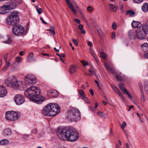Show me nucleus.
I'll return each mask as SVG.
<instances>
[{"label":"nucleus","instance_id":"nucleus-1","mask_svg":"<svg viewBox=\"0 0 148 148\" xmlns=\"http://www.w3.org/2000/svg\"><path fill=\"white\" fill-rule=\"evenodd\" d=\"M57 135L60 139L72 138L78 139L79 134L76 130L70 127H58L57 130Z\"/></svg>","mask_w":148,"mask_h":148},{"label":"nucleus","instance_id":"nucleus-2","mask_svg":"<svg viewBox=\"0 0 148 148\" xmlns=\"http://www.w3.org/2000/svg\"><path fill=\"white\" fill-rule=\"evenodd\" d=\"M60 110V108L58 105L50 103L43 108L42 113L46 116H53L59 112Z\"/></svg>","mask_w":148,"mask_h":148},{"label":"nucleus","instance_id":"nucleus-3","mask_svg":"<svg viewBox=\"0 0 148 148\" xmlns=\"http://www.w3.org/2000/svg\"><path fill=\"white\" fill-rule=\"evenodd\" d=\"M40 90L35 86H32L29 88L25 92V96L29 98L31 101L34 97L40 95Z\"/></svg>","mask_w":148,"mask_h":148},{"label":"nucleus","instance_id":"nucleus-4","mask_svg":"<svg viewBox=\"0 0 148 148\" xmlns=\"http://www.w3.org/2000/svg\"><path fill=\"white\" fill-rule=\"evenodd\" d=\"M19 13L17 11L12 12L11 14L6 19L7 23L9 25H14L18 23L19 21L18 16Z\"/></svg>","mask_w":148,"mask_h":148},{"label":"nucleus","instance_id":"nucleus-5","mask_svg":"<svg viewBox=\"0 0 148 148\" xmlns=\"http://www.w3.org/2000/svg\"><path fill=\"white\" fill-rule=\"evenodd\" d=\"M68 118L72 121L79 120L81 118L80 113L76 108H73L68 112Z\"/></svg>","mask_w":148,"mask_h":148},{"label":"nucleus","instance_id":"nucleus-6","mask_svg":"<svg viewBox=\"0 0 148 148\" xmlns=\"http://www.w3.org/2000/svg\"><path fill=\"white\" fill-rule=\"evenodd\" d=\"M136 32L138 39L140 40L145 39L146 35L148 34V20L145 25L137 29Z\"/></svg>","mask_w":148,"mask_h":148},{"label":"nucleus","instance_id":"nucleus-7","mask_svg":"<svg viewBox=\"0 0 148 148\" xmlns=\"http://www.w3.org/2000/svg\"><path fill=\"white\" fill-rule=\"evenodd\" d=\"M13 33L17 36H21L25 34L24 27L22 25H17L13 27Z\"/></svg>","mask_w":148,"mask_h":148},{"label":"nucleus","instance_id":"nucleus-8","mask_svg":"<svg viewBox=\"0 0 148 148\" xmlns=\"http://www.w3.org/2000/svg\"><path fill=\"white\" fill-rule=\"evenodd\" d=\"M6 118L7 119L14 121L18 118L17 113L14 112L8 111L6 113Z\"/></svg>","mask_w":148,"mask_h":148},{"label":"nucleus","instance_id":"nucleus-9","mask_svg":"<svg viewBox=\"0 0 148 148\" xmlns=\"http://www.w3.org/2000/svg\"><path fill=\"white\" fill-rule=\"evenodd\" d=\"M25 80L26 84L29 85H34L36 82V78L32 75H27L25 77Z\"/></svg>","mask_w":148,"mask_h":148},{"label":"nucleus","instance_id":"nucleus-10","mask_svg":"<svg viewBox=\"0 0 148 148\" xmlns=\"http://www.w3.org/2000/svg\"><path fill=\"white\" fill-rule=\"evenodd\" d=\"M14 100L18 105H21L24 103L25 101L24 97L21 95L17 94L14 98Z\"/></svg>","mask_w":148,"mask_h":148},{"label":"nucleus","instance_id":"nucleus-11","mask_svg":"<svg viewBox=\"0 0 148 148\" xmlns=\"http://www.w3.org/2000/svg\"><path fill=\"white\" fill-rule=\"evenodd\" d=\"M34 97V98H33V99H32L31 101L38 104L42 103L46 100V98L45 97L39 95Z\"/></svg>","mask_w":148,"mask_h":148},{"label":"nucleus","instance_id":"nucleus-12","mask_svg":"<svg viewBox=\"0 0 148 148\" xmlns=\"http://www.w3.org/2000/svg\"><path fill=\"white\" fill-rule=\"evenodd\" d=\"M12 87L20 90H22L24 89V85L23 82L21 81H17L16 80L13 84Z\"/></svg>","mask_w":148,"mask_h":148},{"label":"nucleus","instance_id":"nucleus-13","mask_svg":"<svg viewBox=\"0 0 148 148\" xmlns=\"http://www.w3.org/2000/svg\"><path fill=\"white\" fill-rule=\"evenodd\" d=\"M5 5L8 10L14 9L17 6L16 3L12 1L8 2L5 3Z\"/></svg>","mask_w":148,"mask_h":148},{"label":"nucleus","instance_id":"nucleus-14","mask_svg":"<svg viewBox=\"0 0 148 148\" xmlns=\"http://www.w3.org/2000/svg\"><path fill=\"white\" fill-rule=\"evenodd\" d=\"M119 88L123 91L124 94L127 95L130 98H132V96L125 88L123 84H119Z\"/></svg>","mask_w":148,"mask_h":148},{"label":"nucleus","instance_id":"nucleus-15","mask_svg":"<svg viewBox=\"0 0 148 148\" xmlns=\"http://www.w3.org/2000/svg\"><path fill=\"white\" fill-rule=\"evenodd\" d=\"M137 31V29L136 31V32H135L133 30H130L128 33L129 37L131 39H135L136 36H137L138 38L136 32Z\"/></svg>","mask_w":148,"mask_h":148},{"label":"nucleus","instance_id":"nucleus-16","mask_svg":"<svg viewBox=\"0 0 148 148\" xmlns=\"http://www.w3.org/2000/svg\"><path fill=\"white\" fill-rule=\"evenodd\" d=\"M7 93V92L5 87L3 86H0V97H3Z\"/></svg>","mask_w":148,"mask_h":148},{"label":"nucleus","instance_id":"nucleus-17","mask_svg":"<svg viewBox=\"0 0 148 148\" xmlns=\"http://www.w3.org/2000/svg\"><path fill=\"white\" fill-rule=\"evenodd\" d=\"M69 8L71 10L72 12L74 13L75 14H76L77 12L75 10L74 7L73 6L71 2L69 0H65Z\"/></svg>","mask_w":148,"mask_h":148},{"label":"nucleus","instance_id":"nucleus-18","mask_svg":"<svg viewBox=\"0 0 148 148\" xmlns=\"http://www.w3.org/2000/svg\"><path fill=\"white\" fill-rule=\"evenodd\" d=\"M8 10L5 5L3 6L2 7L0 8V14H4L8 12Z\"/></svg>","mask_w":148,"mask_h":148},{"label":"nucleus","instance_id":"nucleus-19","mask_svg":"<svg viewBox=\"0 0 148 148\" xmlns=\"http://www.w3.org/2000/svg\"><path fill=\"white\" fill-rule=\"evenodd\" d=\"M132 26L134 28H139L138 29L141 28V24L138 21H133L132 23Z\"/></svg>","mask_w":148,"mask_h":148},{"label":"nucleus","instance_id":"nucleus-20","mask_svg":"<svg viewBox=\"0 0 148 148\" xmlns=\"http://www.w3.org/2000/svg\"><path fill=\"white\" fill-rule=\"evenodd\" d=\"M106 68L108 71H110L113 74V75H114L116 73L115 72V69L112 66H108V65L106 64Z\"/></svg>","mask_w":148,"mask_h":148},{"label":"nucleus","instance_id":"nucleus-21","mask_svg":"<svg viewBox=\"0 0 148 148\" xmlns=\"http://www.w3.org/2000/svg\"><path fill=\"white\" fill-rule=\"evenodd\" d=\"M47 95H51V96L52 97H54L58 95V92L57 91L53 90H49L47 92Z\"/></svg>","mask_w":148,"mask_h":148},{"label":"nucleus","instance_id":"nucleus-22","mask_svg":"<svg viewBox=\"0 0 148 148\" xmlns=\"http://www.w3.org/2000/svg\"><path fill=\"white\" fill-rule=\"evenodd\" d=\"M34 55L33 53H30L28 57L27 58V61L28 62H32L33 60H35L34 59Z\"/></svg>","mask_w":148,"mask_h":148},{"label":"nucleus","instance_id":"nucleus-23","mask_svg":"<svg viewBox=\"0 0 148 148\" xmlns=\"http://www.w3.org/2000/svg\"><path fill=\"white\" fill-rule=\"evenodd\" d=\"M142 9L144 12H148V3H144L142 7Z\"/></svg>","mask_w":148,"mask_h":148},{"label":"nucleus","instance_id":"nucleus-24","mask_svg":"<svg viewBox=\"0 0 148 148\" xmlns=\"http://www.w3.org/2000/svg\"><path fill=\"white\" fill-rule=\"evenodd\" d=\"M10 78V76L8 77L5 79V83L7 86L10 87L12 86V84L11 81L9 80Z\"/></svg>","mask_w":148,"mask_h":148},{"label":"nucleus","instance_id":"nucleus-25","mask_svg":"<svg viewBox=\"0 0 148 148\" xmlns=\"http://www.w3.org/2000/svg\"><path fill=\"white\" fill-rule=\"evenodd\" d=\"M141 47L144 51H146L148 50V44L147 43H144L141 45Z\"/></svg>","mask_w":148,"mask_h":148},{"label":"nucleus","instance_id":"nucleus-26","mask_svg":"<svg viewBox=\"0 0 148 148\" xmlns=\"http://www.w3.org/2000/svg\"><path fill=\"white\" fill-rule=\"evenodd\" d=\"M109 8L110 10L113 12H115L117 10V7L114 4H110Z\"/></svg>","mask_w":148,"mask_h":148},{"label":"nucleus","instance_id":"nucleus-27","mask_svg":"<svg viewBox=\"0 0 148 148\" xmlns=\"http://www.w3.org/2000/svg\"><path fill=\"white\" fill-rule=\"evenodd\" d=\"M9 143L7 139H2L0 140V145H8Z\"/></svg>","mask_w":148,"mask_h":148},{"label":"nucleus","instance_id":"nucleus-28","mask_svg":"<svg viewBox=\"0 0 148 148\" xmlns=\"http://www.w3.org/2000/svg\"><path fill=\"white\" fill-rule=\"evenodd\" d=\"M11 133V131L10 129L7 128L4 130L3 134L5 135H10Z\"/></svg>","mask_w":148,"mask_h":148},{"label":"nucleus","instance_id":"nucleus-29","mask_svg":"<svg viewBox=\"0 0 148 148\" xmlns=\"http://www.w3.org/2000/svg\"><path fill=\"white\" fill-rule=\"evenodd\" d=\"M126 14L127 15H130L131 17H132L135 14V12L133 10H129L126 11Z\"/></svg>","mask_w":148,"mask_h":148},{"label":"nucleus","instance_id":"nucleus-30","mask_svg":"<svg viewBox=\"0 0 148 148\" xmlns=\"http://www.w3.org/2000/svg\"><path fill=\"white\" fill-rule=\"evenodd\" d=\"M76 68V67L73 65L71 66H70L69 71V72L71 74H72L75 73L76 71L75 69Z\"/></svg>","mask_w":148,"mask_h":148},{"label":"nucleus","instance_id":"nucleus-31","mask_svg":"<svg viewBox=\"0 0 148 148\" xmlns=\"http://www.w3.org/2000/svg\"><path fill=\"white\" fill-rule=\"evenodd\" d=\"M6 62V65H5L3 68V70L4 71H6L10 64V60L7 61L6 62Z\"/></svg>","mask_w":148,"mask_h":148},{"label":"nucleus","instance_id":"nucleus-32","mask_svg":"<svg viewBox=\"0 0 148 148\" xmlns=\"http://www.w3.org/2000/svg\"><path fill=\"white\" fill-rule=\"evenodd\" d=\"M110 86L112 88L113 91L117 94L119 93V92H120L119 89L115 85L111 84H110Z\"/></svg>","mask_w":148,"mask_h":148},{"label":"nucleus","instance_id":"nucleus-33","mask_svg":"<svg viewBox=\"0 0 148 148\" xmlns=\"http://www.w3.org/2000/svg\"><path fill=\"white\" fill-rule=\"evenodd\" d=\"M78 94L80 95V97L82 98L84 97L85 95V94L84 91L81 90H78Z\"/></svg>","mask_w":148,"mask_h":148},{"label":"nucleus","instance_id":"nucleus-34","mask_svg":"<svg viewBox=\"0 0 148 148\" xmlns=\"http://www.w3.org/2000/svg\"><path fill=\"white\" fill-rule=\"evenodd\" d=\"M121 74V73L119 74H116V73L114 74L116 78L117 79L120 81H121L123 80V78L122 77Z\"/></svg>","mask_w":148,"mask_h":148},{"label":"nucleus","instance_id":"nucleus-35","mask_svg":"<svg viewBox=\"0 0 148 148\" xmlns=\"http://www.w3.org/2000/svg\"><path fill=\"white\" fill-rule=\"evenodd\" d=\"M97 114L99 116L105 118L106 115L102 111H99L97 112Z\"/></svg>","mask_w":148,"mask_h":148},{"label":"nucleus","instance_id":"nucleus-36","mask_svg":"<svg viewBox=\"0 0 148 148\" xmlns=\"http://www.w3.org/2000/svg\"><path fill=\"white\" fill-rule=\"evenodd\" d=\"M10 80V81H11V82L12 84V86L11 87H12L13 85V83L15 82V81H16V78L14 76H10L9 80Z\"/></svg>","mask_w":148,"mask_h":148},{"label":"nucleus","instance_id":"nucleus-37","mask_svg":"<svg viewBox=\"0 0 148 148\" xmlns=\"http://www.w3.org/2000/svg\"><path fill=\"white\" fill-rule=\"evenodd\" d=\"M141 100L142 102H144L145 100V98L143 90H141Z\"/></svg>","mask_w":148,"mask_h":148},{"label":"nucleus","instance_id":"nucleus-38","mask_svg":"<svg viewBox=\"0 0 148 148\" xmlns=\"http://www.w3.org/2000/svg\"><path fill=\"white\" fill-rule=\"evenodd\" d=\"M16 61H15L12 64V67L14 70H17L18 69V67L16 65Z\"/></svg>","mask_w":148,"mask_h":148},{"label":"nucleus","instance_id":"nucleus-39","mask_svg":"<svg viewBox=\"0 0 148 148\" xmlns=\"http://www.w3.org/2000/svg\"><path fill=\"white\" fill-rule=\"evenodd\" d=\"M36 10L39 14H40L43 12L42 9L41 8H39L38 7H36Z\"/></svg>","mask_w":148,"mask_h":148},{"label":"nucleus","instance_id":"nucleus-40","mask_svg":"<svg viewBox=\"0 0 148 148\" xmlns=\"http://www.w3.org/2000/svg\"><path fill=\"white\" fill-rule=\"evenodd\" d=\"M127 126V123L125 121H123V123L121 125V127L123 130L124 131V129L125 127Z\"/></svg>","mask_w":148,"mask_h":148},{"label":"nucleus","instance_id":"nucleus-41","mask_svg":"<svg viewBox=\"0 0 148 148\" xmlns=\"http://www.w3.org/2000/svg\"><path fill=\"white\" fill-rule=\"evenodd\" d=\"M22 60V58L18 56L16 58V61L18 63H20Z\"/></svg>","mask_w":148,"mask_h":148},{"label":"nucleus","instance_id":"nucleus-42","mask_svg":"<svg viewBox=\"0 0 148 148\" xmlns=\"http://www.w3.org/2000/svg\"><path fill=\"white\" fill-rule=\"evenodd\" d=\"M12 42V40L11 39V38H8L7 40L4 41V42L6 44H9V43L11 42Z\"/></svg>","mask_w":148,"mask_h":148},{"label":"nucleus","instance_id":"nucleus-43","mask_svg":"<svg viewBox=\"0 0 148 148\" xmlns=\"http://www.w3.org/2000/svg\"><path fill=\"white\" fill-rule=\"evenodd\" d=\"M100 56L101 58L104 59L106 57V54L102 52L100 53Z\"/></svg>","mask_w":148,"mask_h":148},{"label":"nucleus","instance_id":"nucleus-44","mask_svg":"<svg viewBox=\"0 0 148 148\" xmlns=\"http://www.w3.org/2000/svg\"><path fill=\"white\" fill-rule=\"evenodd\" d=\"M145 90L146 93L148 94V83L145 85Z\"/></svg>","mask_w":148,"mask_h":148},{"label":"nucleus","instance_id":"nucleus-45","mask_svg":"<svg viewBox=\"0 0 148 148\" xmlns=\"http://www.w3.org/2000/svg\"><path fill=\"white\" fill-rule=\"evenodd\" d=\"M63 140L65 141L70 142H74L76 141L77 139H63Z\"/></svg>","mask_w":148,"mask_h":148},{"label":"nucleus","instance_id":"nucleus-46","mask_svg":"<svg viewBox=\"0 0 148 148\" xmlns=\"http://www.w3.org/2000/svg\"><path fill=\"white\" fill-rule=\"evenodd\" d=\"M112 27L113 29L114 30H115L116 29V23L114 22L113 23L112 25Z\"/></svg>","mask_w":148,"mask_h":148},{"label":"nucleus","instance_id":"nucleus-47","mask_svg":"<svg viewBox=\"0 0 148 148\" xmlns=\"http://www.w3.org/2000/svg\"><path fill=\"white\" fill-rule=\"evenodd\" d=\"M107 64V65H108V66H111L112 65V63H111L110 62H105L104 64V65L106 67V64Z\"/></svg>","mask_w":148,"mask_h":148},{"label":"nucleus","instance_id":"nucleus-48","mask_svg":"<svg viewBox=\"0 0 148 148\" xmlns=\"http://www.w3.org/2000/svg\"><path fill=\"white\" fill-rule=\"evenodd\" d=\"M143 0H133L136 3H140L142 2Z\"/></svg>","mask_w":148,"mask_h":148},{"label":"nucleus","instance_id":"nucleus-49","mask_svg":"<svg viewBox=\"0 0 148 148\" xmlns=\"http://www.w3.org/2000/svg\"><path fill=\"white\" fill-rule=\"evenodd\" d=\"M47 31L49 32L51 34H55V32L54 30L48 29Z\"/></svg>","mask_w":148,"mask_h":148},{"label":"nucleus","instance_id":"nucleus-50","mask_svg":"<svg viewBox=\"0 0 148 148\" xmlns=\"http://www.w3.org/2000/svg\"><path fill=\"white\" fill-rule=\"evenodd\" d=\"M82 99H83L86 103H88L89 101L88 99L86 98L85 96Z\"/></svg>","mask_w":148,"mask_h":148},{"label":"nucleus","instance_id":"nucleus-51","mask_svg":"<svg viewBox=\"0 0 148 148\" xmlns=\"http://www.w3.org/2000/svg\"><path fill=\"white\" fill-rule=\"evenodd\" d=\"M72 41L75 45L76 46H78V43L76 39H73Z\"/></svg>","mask_w":148,"mask_h":148},{"label":"nucleus","instance_id":"nucleus-52","mask_svg":"<svg viewBox=\"0 0 148 148\" xmlns=\"http://www.w3.org/2000/svg\"><path fill=\"white\" fill-rule=\"evenodd\" d=\"M115 34L114 32H113L112 33L111 38L112 39H115L116 37L115 36Z\"/></svg>","mask_w":148,"mask_h":148},{"label":"nucleus","instance_id":"nucleus-53","mask_svg":"<svg viewBox=\"0 0 148 148\" xmlns=\"http://www.w3.org/2000/svg\"><path fill=\"white\" fill-rule=\"evenodd\" d=\"M118 95L122 98V99H125V98L124 97V96H123L122 94H121L120 92H119V93L118 94Z\"/></svg>","mask_w":148,"mask_h":148},{"label":"nucleus","instance_id":"nucleus-54","mask_svg":"<svg viewBox=\"0 0 148 148\" xmlns=\"http://www.w3.org/2000/svg\"><path fill=\"white\" fill-rule=\"evenodd\" d=\"M138 85H139V88H140V90L141 92V90H143L142 88L143 87L142 84L141 83L139 82L138 83Z\"/></svg>","mask_w":148,"mask_h":148},{"label":"nucleus","instance_id":"nucleus-55","mask_svg":"<svg viewBox=\"0 0 148 148\" xmlns=\"http://www.w3.org/2000/svg\"><path fill=\"white\" fill-rule=\"evenodd\" d=\"M87 45L90 47H92V44L91 42L90 41H88Z\"/></svg>","mask_w":148,"mask_h":148},{"label":"nucleus","instance_id":"nucleus-56","mask_svg":"<svg viewBox=\"0 0 148 148\" xmlns=\"http://www.w3.org/2000/svg\"><path fill=\"white\" fill-rule=\"evenodd\" d=\"M74 21L77 23L78 24H79L80 23V20L77 19V18H75L74 19Z\"/></svg>","mask_w":148,"mask_h":148},{"label":"nucleus","instance_id":"nucleus-57","mask_svg":"<svg viewBox=\"0 0 148 148\" xmlns=\"http://www.w3.org/2000/svg\"><path fill=\"white\" fill-rule=\"evenodd\" d=\"M121 145V143L120 140H119V144H117L116 146V148H120L119 146Z\"/></svg>","mask_w":148,"mask_h":148},{"label":"nucleus","instance_id":"nucleus-58","mask_svg":"<svg viewBox=\"0 0 148 148\" xmlns=\"http://www.w3.org/2000/svg\"><path fill=\"white\" fill-rule=\"evenodd\" d=\"M40 20L42 21V23L45 24H47V23L44 21L42 18L41 17L40 18Z\"/></svg>","mask_w":148,"mask_h":148},{"label":"nucleus","instance_id":"nucleus-59","mask_svg":"<svg viewBox=\"0 0 148 148\" xmlns=\"http://www.w3.org/2000/svg\"><path fill=\"white\" fill-rule=\"evenodd\" d=\"M87 10L89 11H90L92 10V8L91 6H89L87 8Z\"/></svg>","mask_w":148,"mask_h":148},{"label":"nucleus","instance_id":"nucleus-60","mask_svg":"<svg viewBox=\"0 0 148 148\" xmlns=\"http://www.w3.org/2000/svg\"><path fill=\"white\" fill-rule=\"evenodd\" d=\"M89 91L91 95L92 96L93 95H94V92L93 90L92 89H90L89 90Z\"/></svg>","mask_w":148,"mask_h":148},{"label":"nucleus","instance_id":"nucleus-61","mask_svg":"<svg viewBox=\"0 0 148 148\" xmlns=\"http://www.w3.org/2000/svg\"><path fill=\"white\" fill-rule=\"evenodd\" d=\"M79 28L81 30L82 29L83 27V26L82 24H80L78 26Z\"/></svg>","mask_w":148,"mask_h":148},{"label":"nucleus","instance_id":"nucleus-62","mask_svg":"<svg viewBox=\"0 0 148 148\" xmlns=\"http://www.w3.org/2000/svg\"><path fill=\"white\" fill-rule=\"evenodd\" d=\"M144 57L148 59V52L144 54Z\"/></svg>","mask_w":148,"mask_h":148},{"label":"nucleus","instance_id":"nucleus-63","mask_svg":"<svg viewBox=\"0 0 148 148\" xmlns=\"http://www.w3.org/2000/svg\"><path fill=\"white\" fill-rule=\"evenodd\" d=\"M7 55L5 54L4 56V58L5 60V62H6L7 60Z\"/></svg>","mask_w":148,"mask_h":148},{"label":"nucleus","instance_id":"nucleus-64","mask_svg":"<svg viewBox=\"0 0 148 148\" xmlns=\"http://www.w3.org/2000/svg\"><path fill=\"white\" fill-rule=\"evenodd\" d=\"M54 50L57 52H58L59 51V50L57 49L56 47L54 48Z\"/></svg>","mask_w":148,"mask_h":148}]
</instances>
